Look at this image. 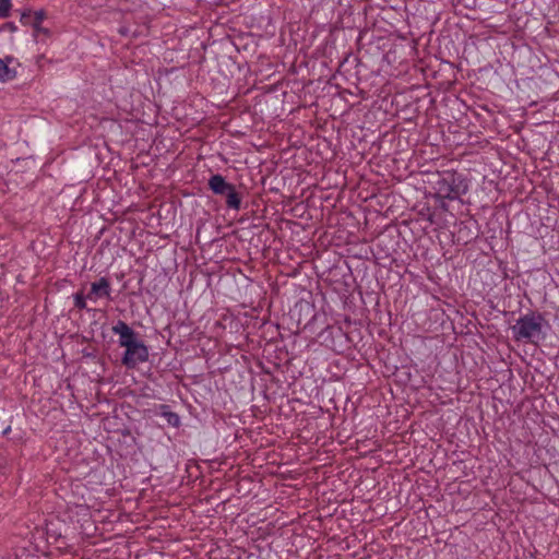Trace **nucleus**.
<instances>
[{"label": "nucleus", "mask_w": 559, "mask_h": 559, "mask_svg": "<svg viewBox=\"0 0 559 559\" xmlns=\"http://www.w3.org/2000/svg\"><path fill=\"white\" fill-rule=\"evenodd\" d=\"M124 348L121 361L127 368H135L148 359V347L140 340Z\"/></svg>", "instance_id": "7ed1b4c3"}, {"label": "nucleus", "mask_w": 559, "mask_h": 559, "mask_svg": "<svg viewBox=\"0 0 559 559\" xmlns=\"http://www.w3.org/2000/svg\"><path fill=\"white\" fill-rule=\"evenodd\" d=\"M73 298L75 308H78L79 310L86 309V299H88L87 295L84 296L81 292H78L76 294H74Z\"/></svg>", "instance_id": "9b49d317"}, {"label": "nucleus", "mask_w": 559, "mask_h": 559, "mask_svg": "<svg viewBox=\"0 0 559 559\" xmlns=\"http://www.w3.org/2000/svg\"><path fill=\"white\" fill-rule=\"evenodd\" d=\"M12 61V57H7L5 59H0V81L8 82L12 81L16 76V71L9 67V63Z\"/></svg>", "instance_id": "9d476101"}, {"label": "nucleus", "mask_w": 559, "mask_h": 559, "mask_svg": "<svg viewBox=\"0 0 559 559\" xmlns=\"http://www.w3.org/2000/svg\"><path fill=\"white\" fill-rule=\"evenodd\" d=\"M87 298L94 301L98 298L111 299L110 281L107 277H100L97 282L92 283Z\"/></svg>", "instance_id": "39448f33"}, {"label": "nucleus", "mask_w": 559, "mask_h": 559, "mask_svg": "<svg viewBox=\"0 0 559 559\" xmlns=\"http://www.w3.org/2000/svg\"><path fill=\"white\" fill-rule=\"evenodd\" d=\"M156 414L164 417L168 426L170 427L179 428L181 425L180 416L177 413L173 412L170 409V406L167 404H159L157 406Z\"/></svg>", "instance_id": "423d86ee"}, {"label": "nucleus", "mask_w": 559, "mask_h": 559, "mask_svg": "<svg viewBox=\"0 0 559 559\" xmlns=\"http://www.w3.org/2000/svg\"><path fill=\"white\" fill-rule=\"evenodd\" d=\"M545 325H548V322L543 313L530 311L528 313L521 316L516 320V323L511 328L513 338L516 342L524 341L526 343L537 344L546 337V334L543 331Z\"/></svg>", "instance_id": "f03ea898"}, {"label": "nucleus", "mask_w": 559, "mask_h": 559, "mask_svg": "<svg viewBox=\"0 0 559 559\" xmlns=\"http://www.w3.org/2000/svg\"><path fill=\"white\" fill-rule=\"evenodd\" d=\"M5 28L11 31V32H15L17 29L16 25L13 22L7 23L5 24Z\"/></svg>", "instance_id": "4468645a"}, {"label": "nucleus", "mask_w": 559, "mask_h": 559, "mask_svg": "<svg viewBox=\"0 0 559 559\" xmlns=\"http://www.w3.org/2000/svg\"><path fill=\"white\" fill-rule=\"evenodd\" d=\"M230 190H227L222 197L226 198V206L231 210L238 211L241 206V194L237 192L236 187L231 183Z\"/></svg>", "instance_id": "6e6552de"}, {"label": "nucleus", "mask_w": 559, "mask_h": 559, "mask_svg": "<svg viewBox=\"0 0 559 559\" xmlns=\"http://www.w3.org/2000/svg\"><path fill=\"white\" fill-rule=\"evenodd\" d=\"M34 17V13H32L31 10H25L21 13L20 21L23 25H29L32 26V21Z\"/></svg>", "instance_id": "ddd939ff"}, {"label": "nucleus", "mask_w": 559, "mask_h": 559, "mask_svg": "<svg viewBox=\"0 0 559 559\" xmlns=\"http://www.w3.org/2000/svg\"><path fill=\"white\" fill-rule=\"evenodd\" d=\"M209 188L214 194H224L229 189L231 183L227 182L221 174L212 175L209 179Z\"/></svg>", "instance_id": "0eeeda50"}, {"label": "nucleus", "mask_w": 559, "mask_h": 559, "mask_svg": "<svg viewBox=\"0 0 559 559\" xmlns=\"http://www.w3.org/2000/svg\"><path fill=\"white\" fill-rule=\"evenodd\" d=\"M12 4L10 0H0V17L5 19L10 15Z\"/></svg>", "instance_id": "f8f14e48"}, {"label": "nucleus", "mask_w": 559, "mask_h": 559, "mask_svg": "<svg viewBox=\"0 0 559 559\" xmlns=\"http://www.w3.org/2000/svg\"><path fill=\"white\" fill-rule=\"evenodd\" d=\"M114 334L119 335V346L126 347L139 341L138 333L130 328L124 321L118 320L111 328Z\"/></svg>", "instance_id": "20e7f679"}, {"label": "nucleus", "mask_w": 559, "mask_h": 559, "mask_svg": "<svg viewBox=\"0 0 559 559\" xmlns=\"http://www.w3.org/2000/svg\"><path fill=\"white\" fill-rule=\"evenodd\" d=\"M46 19L45 10H38L34 12V17L32 21V27L34 29V36L37 37L39 34L45 36L50 35V31L46 27L41 26L43 21Z\"/></svg>", "instance_id": "1a4fd4ad"}, {"label": "nucleus", "mask_w": 559, "mask_h": 559, "mask_svg": "<svg viewBox=\"0 0 559 559\" xmlns=\"http://www.w3.org/2000/svg\"><path fill=\"white\" fill-rule=\"evenodd\" d=\"M430 185L435 190V197L442 201V209H445L444 200H459L462 195L466 194L469 189L467 178L455 170L437 173L433 180L430 181Z\"/></svg>", "instance_id": "f257e3e1"}]
</instances>
